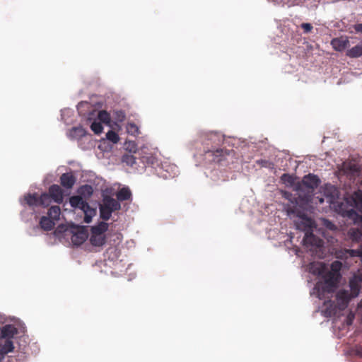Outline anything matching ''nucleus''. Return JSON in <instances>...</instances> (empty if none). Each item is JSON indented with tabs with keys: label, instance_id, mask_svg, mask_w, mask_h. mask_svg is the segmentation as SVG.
I'll return each instance as SVG.
<instances>
[{
	"label": "nucleus",
	"instance_id": "obj_2",
	"mask_svg": "<svg viewBox=\"0 0 362 362\" xmlns=\"http://www.w3.org/2000/svg\"><path fill=\"white\" fill-rule=\"evenodd\" d=\"M201 142L204 145V152L206 159L211 161L221 163H233L235 156L233 150H224L218 146L223 142L224 137L218 132L203 133L200 136Z\"/></svg>",
	"mask_w": 362,
	"mask_h": 362
},
{
	"label": "nucleus",
	"instance_id": "obj_44",
	"mask_svg": "<svg viewBox=\"0 0 362 362\" xmlns=\"http://www.w3.org/2000/svg\"><path fill=\"white\" fill-rule=\"evenodd\" d=\"M358 209H359V210L362 212V199H361V206H358Z\"/></svg>",
	"mask_w": 362,
	"mask_h": 362
},
{
	"label": "nucleus",
	"instance_id": "obj_31",
	"mask_svg": "<svg viewBox=\"0 0 362 362\" xmlns=\"http://www.w3.org/2000/svg\"><path fill=\"white\" fill-rule=\"evenodd\" d=\"M91 130L96 134H99L103 132V127L99 121L94 120L90 125Z\"/></svg>",
	"mask_w": 362,
	"mask_h": 362
},
{
	"label": "nucleus",
	"instance_id": "obj_23",
	"mask_svg": "<svg viewBox=\"0 0 362 362\" xmlns=\"http://www.w3.org/2000/svg\"><path fill=\"white\" fill-rule=\"evenodd\" d=\"M108 229V224L105 222H100L98 225L94 226L91 228L92 234L105 235Z\"/></svg>",
	"mask_w": 362,
	"mask_h": 362
},
{
	"label": "nucleus",
	"instance_id": "obj_14",
	"mask_svg": "<svg viewBox=\"0 0 362 362\" xmlns=\"http://www.w3.org/2000/svg\"><path fill=\"white\" fill-rule=\"evenodd\" d=\"M88 238V235L83 228L78 230L71 235V242L75 245H80L83 243Z\"/></svg>",
	"mask_w": 362,
	"mask_h": 362
},
{
	"label": "nucleus",
	"instance_id": "obj_18",
	"mask_svg": "<svg viewBox=\"0 0 362 362\" xmlns=\"http://www.w3.org/2000/svg\"><path fill=\"white\" fill-rule=\"evenodd\" d=\"M86 134V131L82 127H73L69 132L68 136L72 139H79Z\"/></svg>",
	"mask_w": 362,
	"mask_h": 362
},
{
	"label": "nucleus",
	"instance_id": "obj_3",
	"mask_svg": "<svg viewBox=\"0 0 362 362\" xmlns=\"http://www.w3.org/2000/svg\"><path fill=\"white\" fill-rule=\"evenodd\" d=\"M341 264L339 262H334L332 264V272H329L323 278V281H318L310 292L311 296H315L322 300L329 298L332 295L339 282L340 277L338 271L340 269Z\"/></svg>",
	"mask_w": 362,
	"mask_h": 362
},
{
	"label": "nucleus",
	"instance_id": "obj_6",
	"mask_svg": "<svg viewBox=\"0 0 362 362\" xmlns=\"http://www.w3.org/2000/svg\"><path fill=\"white\" fill-rule=\"evenodd\" d=\"M71 206L74 209H80L84 214V222L88 223L95 215L96 211L91 208L88 204L79 196L71 197L69 200Z\"/></svg>",
	"mask_w": 362,
	"mask_h": 362
},
{
	"label": "nucleus",
	"instance_id": "obj_38",
	"mask_svg": "<svg viewBox=\"0 0 362 362\" xmlns=\"http://www.w3.org/2000/svg\"><path fill=\"white\" fill-rule=\"evenodd\" d=\"M301 28L303 29L305 33H308L311 31L313 29V26L310 23H304L301 24Z\"/></svg>",
	"mask_w": 362,
	"mask_h": 362
},
{
	"label": "nucleus",
	"instance_id": "obj_36",
	"mask_svg": "<svg viewBox=\"0 0 362 362\" xmlns=\"http://www.w3.org/2000/svg\"><path fill=\"white\" fill-rule=\"evenodd\" d=\"M351 352L358 357H362V346H355L352 348Z\"/></svg>",
	"mask_w": 362,
	"mask_h": 362
},
{
	"label": "nucleus",
	"instance_id": "obj_42",
	"mask_svg": "<svg viewBox=\"0 0 362 362\" xmlns=\"http://www.w3.org/2000/svg\"><path fill=\"white\" fill-rule=\"evenodd\" d=\"M5 356L0 351V362L4 358Z\"/></svg>",
	"mask_w": 362,
	"mask_h": 362
},
{
	"label": "nucleus",
	"instance_id": "obj_43",
	"mask_svg": "<svg viewBox=\"0 0 362 362\" xmlns=\"http://www.w3.org/2000/svg\"><path fill=\"white\" fill-rule=\"evenodd\" d=\"M357 277L360 278V280L362 281V272H360L358 275H356Z\"/></svg>",
	"mask_w": 362,
	"mask_h": 362
},
{
	"label": "nucleus",
	"instance_id": "obj_4",
	"mask_svg": "<svg viewBox=\"0 0 362 362\" xmlns=\"http://www.w3.org/2000/svg\"><path fill=\"white\" fill-rule=\"evenodd\" d=\"M320 182V179L315 175L308 174L304 176L302 181L295 186L298 198L303 202H310L313 190L318 187Z\"/></svg>",
	"mask_w": 362,
	"mask_h": 362
},
{
	"label": "nucleus",
	"instance_id": "obj_35",
	"mask_svg": "<svg viewBox=\"0 0 362 362\" xmlns=\"http://www.w3.org/2000/svg\"><path fill=\"white\" fill-rule=\"evenodd\" d=\"M256 163L262 167H265V168H271L272 165V163L271 162H269V160H262V159L257 160L256 161Z\"/></svg>",
	"mask_w": 362,
	"mask_h": 362
},
{
	"label": "nucleus",
	"instance_id": "obj_15",
	"mask_svg": "<svg viewBox=\"0 0 362 362\" xmlns=\"http://www.w3.org/2000/svg\"><path fill=\"white\" fill-rule=\"evenodd\" d=\"M18 334V329L12 325H6L1 329V335L2 338L11 339Z\"/></svg>",
	"mask_w": 362,
	"mask_h": 362
},
{
	"label": "nucleus",
	"instance_id": "obj_16",
	"mask_svg": "<svg viewBox=\"0 0 362 362\" xmlns=\"http://www.w3.org/2000/svg\"><path fill=\"white\" fill-rule=\"evenodd\" d=\"M331 44L335 50L341 52L347 47L349 41L347 38H334L332 40Z\"/></svg>",
	"mask_w": 362,
	"mask_h": 362
},
{
	"label": "nucleus",
	"instance_id": "obj_33",
	"mask_svg": "<svg viewBox=\"0 0 362 362\" xmlns=\"http://www.w3.org/2000/svg\"><path fill=\"white\" fill-rule=\"evenodd\" d=\"M106 138L107 140L112 141L113 144H117L119 140L118 134L116 132L111 130L106 134Z\"/></svg>",
	"mask_w": 362,
	"mask_h": 362
},
{
	"label": "nucleus",
	"instance_id": "obj_24",
	"mask_svg": "<svg viewBox=\"0 0 362 362\" xmlns=\"http://www.w3.org/2000/svg\"><path fill=\"white\" fill-rule=\"evenodd\" d=\"M60 215L61 211L58 206H52L48 210L47 216L52 219L54 222L59 220Z\"/></svg>",
	"mask_w": 362,
	"mask_h": 362
},
{
	"label": "nucleus",
	"instance_id": "obj_28",
	"mask_svg": "<svg viewBox=\"0 0 362 362\" xmlns=\"http://www.w3.org/2000/svg\"><path fill=\"white\" fill-rule=\"evenodd\" d=\"M282 195L283 197L288 199L289 201V203L287 204L285 206H284V209L286 211V207L288 206H292V203L293 204H296L298 206H299L298 202H297V198L296 197H293V194L288 192H286V191H284L282 192Z\"/></svg>",
	"mask_w": 362,
	"mask_h": 362
},
{
	"label": "nucleus",
	"instance_id": "obj_12",
	"mask_svg": "<svg viewBox=\"0 0 362 362\" xmlns=\"http://www.w3.org/2000/svg\"><path fill=\"white\" fill-rule=\"evenodd\" d=\"M49 194L52 199L57 203H61L63 201V193L61 187L57 185H52L49 189Z\"/></svg>",
	"mask_w": 362,
	"mask_h": 362
},
{
	"label": "nucleus",
	"instance_id": "obj_17",
	"mask_svg": "<svg viewBox=\"0 0 362 362\" xmlns=\"http://www.w3.org/2000/svg\"><path fill=\"white\" fill-rule=\"evenodd\" d=\"M61 184L63 187L70 189L75 183V177L70 173H64L60 177Z\"/></svg>",
	"mask_w": 362,
	"mask_h": 362
},
{
	"label": "nucleus",
	"instance_id": "obj_5",
	"mask_svg": "<svg viewBox=\"0 0 362 362\" xmlns=\"http://www.w3.org/2000/svg\"><path fill=\"white\" fill-rule=\"evenodd\" d=\"M353 297L349 293V291L339 290L336 294V303L331 300L325 301L327 309L324 311L325 315L330 317L337 313V310H344Z\"/></svg>",
	"mask_w": 362,
	"mask_h": 362
},
{
	"label": "nucleus",
	"instance_id": "obj_39",
	"mask_svg": "<svg viewBox=\"0 0 362 362\" xmlns=\"http://www.w3.org/2000/svg\"><path fill=\"white\" fill-rule=\"evenodd\" d=\"M354 28L356 33L362 34V23L354 25Z\"/></svg>",
	"mask_w": 362,
	"mask_h": 362
},
{
	"label": "nucleus",
	"instance_id": "obj_26",
	"mask_svg": "<svg viewBox=\"0 0 362 362\" xmlns=\"http://www.w3.org/2000/svg\"><path fill=\"white\" fill-rule=\"evenodd\" d=\"M309 271L314 274L322 275L324 272V266L322 263L313 262L310 264Z\"/></svg>",
	"mask_w": 362,
	"mask_h": 362
},
{
	"label": "nucleus",
	"instance_id": "obj_30",
	"mask_svg": "<svg viewBox=\"0 0 362 362\" xmlns=\"http://www.w3.org/2000/svg\"><path fill=\"white\" fill-rule=\"evenodd\" d=\"M122 160L123 163H125L127 165L131 167H134V165L136 164V158L131 154L124 155Z\"/></svg>",
	"mask_w": 362,
	"mask_h": 362
},
{
	"label": "nucleus",
	"instance_id": "obj_37",
	"mask_svg": "<svg viewBox=\"0 0 362 362\" xmlns=\"http://www.w3.org/2000/svg\"><path fill=\"white\" fill-rule=\"evenodd\" d=\"M323 222L325 226L329 230H334L337 228L334 223H332L331 221L328 220L324 219Z\"/></svg>",
	"mask_w": 362,
	"mask_h": 362
},
{
	"label": "nucleus",
	"instance_id": "obj_8",
	"mask_svg": "<svg viewBox=\"0 0 362 362\" xmlns=\"http://www.w3.org/2000/svg\"><path fill=\"white\" fill-rule=\"evenodd\" d=\"M51 197L49 194L44 193L40 197H38L37 194H28L25 196L24 201L30 206H47L51 202Z\"/></svg>",
	"mask_w": 362,
	"mask_h": 362
},
{
	"label": "nucleus",
	"instance_id": "obj_32",
	"mask_svg": "<svg viewBox=\"0 0 362 362\" xmlns=\"http://www.w3.org/2000/svg\"><path fill=\"white\" fill-rule=\"evenodd\" d=\"M127 132L131 135L136 136L139 134V127L134 123H129L127 125Z\"/></svg>",
	"mask_w": 362,
	"mask_h": 362
},
{
	"label": "nucleus",
	"instance_id": "obj_29",
	"mask_svg": "<svg viewBox=\"0 0 362 362\" xmlns=\"http://www.w3.org/2000/svg\"><path fill=\"white\" fill-rule=\"evenodd\" d=\"M93 192V187L88 185H83L78 189V193L84 197H90Z\"/></svg>",
	"mask_w": 362,
	"mask_h": 362
},
{
	"label": "nucleus",
	"instance_id": "obj_20",
	"mask_svg": "<svg viewBox=\"0 0 362 362\" xmlns=\"http://www.w3.org/2000/svg\"><path fill=\"white\" fill-rule=\"evenodd\" d=\"M54 225L55 222L48 216H42L40 218V226L45 230H51Z\"/></svg>",
	"mask_w": 362,
	"mask_h": 362
},
{
	"label": "nucleus",
	"instance_id": "obj_45",
	"mask_svg": "<svg viewBox=\"0 0 362 362\" xmlns=\"http://www.w3.org/2000/svg\"><path fill=\"white\" fill-rule=\"evenodd\" d=\"M323 202H324L323 199H320V203H322Z\"/></svg>",
	"mask_w": 362,
	"mask_h": 362
},
{
	"label": "nucleus",
	"instance_id": "obj_34",
	"mask_svg": "<svg viewBox=\"0 0 362 362\" xmlns=\"http://www.w3.org/2000/svg\"><path fill=\"white\" fill-rule=\"evenodd\" d=\"M281 180L286 185H293L294 184V178L289 174L284 173L281 176Z\"/></svg>",
	"mask_w": 362,
	"mask_h": 362
},
{
	"label": "nucleus",
	"instance_id": "obj_9",
	"mask_svg": "<svg viewBox=\"0 0 362 362\" xmlns=\"http://www.w3.org/2000/svg\"><path fill=\"white\" fill-rule=\"evenodd\" d=\"M158 174L164 179L173 178L177 175V167L174 164L164 163L161 164Z\"/></svg>",
	"mask_w": 362,
	"mask_h": 362
},
{
	"label": "nucleus",
	"instance_id": "obj_7",
	"mask_svg": "<svg viewBox=\"0 0 362 362\" xmlns=\"http://www.w3.org/2000/svg\"><path fill=\"white\" fill-rule=\"evenodd\" d=\"M121 205L119 202L110 196L104 197L103 204L100 205V216L105 221H107L112 216V212L119 210Z\"/></svg>",
	"mask_w": 362,
	"mask_h": 362
},
{
	"label": "nucleus",
	"instance_id": "obj_19",
	"mask_svg": "<svg viewBox=\"0 0 362 362\" xmlns=\"http://www.w3.org/2000/svg\"><path fill=\"white\" fill-rule=\"evenodd\" d=\"M346 56L351 58H358L362 56V42L356 45L346 52Z\"/></svg>",
	"mask_w": 362,
	"mask_h": 362
},
{
	"label": "nucleus",
	"instance_id": "obj_22",
	"mask_svg": "<svg viewBox=\"0 0 362 362\" xmlns=\"http://www.w3.org/2000/svg\"><path fill=\"white\" fill-rule=\"evenodd\" d=\"M14 349V345L11 339H6L4 344H0V351L6 356Z\"/></svg>",
	"mask_w": 362,
	"mask_h": 362
},
{
	"label": "nucleus",
	"instance_id": "obj_40",
	"mask_svg": "<svg viewBox=\"0 0 362 362\" xmlns=\"http://www.w3.org/2000/svg\"><path fill=\"white\" fill-rule=\"evenodd\" d=\"M117 114H118L117 119L120 122L122 121L125 117L124 113L123 112H117Z\"/></svg>",
	"mask_w": 362,
	"mask_h": 362
},
{
	"label": "nucleus",
	"instance_id": "obj_21",
	"mask_svg": "<svg viewBox=\"0 0 362 362\" xmlns=\"http://www.w3.org/2000/svg\"><path fill=\"white\" fill-rule=\"evenodd\" d=\"M117 201L129 200L132 197V192L128 187H122L116 194Z\"/></svg>",
	"mask_w": 362,
	"mask_h": 362
},
{
	"label": "nucleus",
	"instance_id": "obj_11",
	"mask_svg": "<svg viewBox=\"0 0 362 362\" xmlns=\"http://www.w3.org/2000/svg\"><path fill=\"white\" fill-rule=\"evenodd\" d=\"M337 258L346 259L348 257H362V251L360 250L341 249L336 252Z\"/></svg>",
	"mask_w": 362,
	"mask_h": 362
},
{
	"label": "nucleus",
	"instance_id": "obj_25",
	"mask_svg": "<svg viewBox=\"0 0 362 362\" xmlns=\"http://www.w3.org/2000/svg\"><path fill=\"white\" fill-rule=\"evenodd\" d=\"M90 241L94 246H101L105 243V235L91 233Z\"/></svg>",
	"mask_w": 362,
	"mask_h": 362
},
{
	"label": "nucleus",
	"instance_id": "obj_10",
	"mask_svg": "<svg viewBox=\"0 0 362 362\" xmlns=\"http://www.w3.org/2000/svg\"><path fill=\"white\" fill-rule=\"evenodd\" d=\"M349 216L350 217L356 216V219H358L361 223V228H351L349 230V233L351 238L355 241L362 240V217L358 216L353 209L349 211Z\"/></svg>",
	"mask_w": 362,
	"mask_h": 362
},
{
	"label": "nucleus",
	"instance_id": "obj_41",
	"mask_svg": "<svg viewBox=\"0 0 362 362\" xmlns=\"http://www.w3.org/2000/svg\"><path fill=\"white\" fill-rule=\"evenodd\" d=\"M65 112H69V110H62V119H64V115Z\"/></svg>",
	"mask_w": 362,
	"mask_h": 362
},
{
	"label": "nucleus",
	"instance_id": "obj_1",
	"mask_svg": "<svg viewBox=\"0 0 362 362\" xmlns=\"http://www.w3.org/2000/svg\"><path fill=\"white\" fill-rule=\"evenodd\" d=\"M286 213L291 218L293 219L296 228L305 232L303 239V245L312 252L320 250L324 242L313 234L316 228L314 221L302 213L300 206L296 204L292 203V206H288Z\"/></svg>",
	"mask_w": 362,
	"mask_h": 362
},
{
	"label": "nucleus",
	"instance_id": "obj_13",
	"mask_svg": "<svg viewBox=\"0 0 362 362\" xmlns=\"http://www.w3.org/2000/svg\"><path fill=\"white\" fill-rule=\"evenodd\" d=\"M362 281L360 280L359 277H357L356 275H354L349 281V287H350V291L349 293L351 295L352 297H356L361 289V283Z\"/></svg>",
	"mask_w": 362,
	"mask_h": 362
},
{
	"label": "nucleus",
	"instance_id": "obj_27",
	"mask_svg": "<svg viewBox=\"0 0 362 362\" xmlns=\"http://www.w3.org/2000/svg\"><path fill=\"white\" fill-rule=\"evenodd\" d=\"M96 119L100 122L109 124L110 122V116L107 112L102 110L98 112V118Z\"/></svg>",
	"mask_w": 362,
	"mask_h": 362
}]
</instances>
